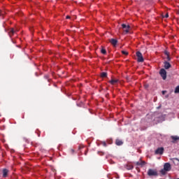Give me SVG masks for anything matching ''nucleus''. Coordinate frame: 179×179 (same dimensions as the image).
<instances>
[{
  "instance_id": "obj_17",
  "label": "nucleus",
  "mask_w": 179,
  "mask_h": 179,
  "mask_svg": "<svg viewBox=\"0 0 179 179\" xmlns=\"http://www.w3.org/2000/svg\"><path fill=\"white\" fill-rule=\"evenodd\" d=\"M167 171L166 170H164V169H162L161 171H160V173L163 175V176H164L165 174H166V172Z\"/></svg>"
},
{
  "instance_id": "obj_26",
  "label": "nucleus",
  "mask_w": 179,
  "mask_h": 179,
  "mask_svg": "<svg viewBox=\"0 0 179 179\" xmlns=\"http://www.w3.org/2000/svg\"><path fill=\"white\" fill-rule=\"evenodd\" d=\"M2 15H3V11L0 10V16H2Z\"/></svg>"
},
{
  "instance_id": "obj_13",
  "label": "nucleus",
  "mask_w": 179,
  "mask_h": 179,
  "mask_svg": "<svg viewBox=\"0 0 179 179\" xmlns=\"http://www.w3.org/2000/svg\"><path fill=\"white\" fill-rule=\"evenodd\" d=\"M126 169L127 170H132V169H134V166H132L131 164H127L126 166Z\"/></svg>"
},
{
  "instance_id": "obj_6",
  "label": "nucleus",
  "mask_w": 179,
  "mask_h": 179,
  "mask_svg": "<svg viewBox=\"0 0 179 179\" xmlns=\"http://www.w3.org/2000/svg\"><path fill=\"white\" fill-rule=\"evenodd\" d=\"M164 169L166 171H170V170H171V165L170 163H165L164 165Z\"/></svg>"
},
{
  "instance_id": "obj_30",
  "label": "nucleus",
  "mask_w": 179,
  "mask_h": 179,
  "mask_svg": "<svg viewBox=\"0 0 179 179\" xmlns=\"http://www.w3.org/2000/svg\"><path fill=\"white\" fill-rule=\"evenodd\" d=\"M166 91H162V94H166Z\"/></svg>"
},
{
  "instance_id": "obj_5",
  "label": "nucleus",
  "mask_w": 179,
  "mask_h": 179,
  "mask_svg": "<svg viewBox=\"0 0 179 179\" xmlns=\"http://www.w3.org/2000/svg\"><path fill=\"white\" fill-rule=\"evenodd\" d=\"M164 148L163 147L159 148L155 150V155H163Z\"/></svg>"
},
{
  "instance_id": "obj_9",
  "label": "nucleus",
  "mask_w": 179,
  "mask_h": 179,
  "mask_svg": "<svg viewBox=\"0 0 179 179\" xmlns=\"http://www.w3.org/2000/svg\"><path fill=\"white\" fill-rule=\"evenodd\" d=\"M164 66L166 69H170V68H171V64H170V63L168 62H164Z\"/></svg>"
},
{
  "instance_id": "obj_3",
  "label": "nucleus",
  "mask_w": 179,
  "mask_h": 179,
  "mask_svg": "<svg viewBox=\"0 0 179 179\" xmlns=\"http://www.w3.org/2000/svg\"><path fill=\"white\" fill-rule=\"evenodd\" d=\"M136 55L137 57V61L138 62H143L144 59H143V56L142 55V53L138 51V52H136Z\"/></svg>"
},
{
  "instance_id": "obj_8",
  "label": "nucleus",
  "mask_w": 179,
  "mask_h": 179,
  "mask_svg": "<svg viewBox=\"0 0 179 179\" xmlns=\"http://www.w3.org/2000/svg\"><path fill=\"white\" fill-rule=\"evenodd\" d=\"M171 138L172 139V143H176L177 141H179V137L178 136H171Z\"/></svg>"
},
{
  "instance_id": "obj_28",
  "label": "nucleus",
  "mask_w": 179,
  "mask_h": 179,
  "mask_svg": "<svg viewBox=\"0 0 179 179\" xmlns=\"http://www.w3.org/2000/svg\"><path fill=\"white\" fill-rule=\"evenodd\" d=\"M173 160H176L177 162H179L178 158H173Z\"/></svg>"
},
{
  "instance_id": "obj_21",
  "label": "nucleus",
  "mask_w": 179,
  "mask_h": 179,
  "mask_svg": "<svg viewBox=\"0 0 179 179\" xmlns=\"http://www.w3.org/2000/svg\"><path fill=\"white\" fill-rule=\"evenodd\" d=\"M164 54H165V55H166V57H169L170 55V52H169L166 50L164 51Z\"/></svg>"
},
{
  "instance_id": "obj_22",
  "label": "nucleus",
  "mask_w": 179,
  "mask_h": 179,
  "mask_svg": "<svg viewBox=\"0 0 179 179\" xmlns=\"http://www.w3.org/2000/svg\"><path fill=\"white\" fill-rule=\"evenodd\" d=\"M102 145L103 146H104L106 148V146H107V143H106V141L102 142Z\"/></svg>"
},
{
  "instance_id": "obj_7",
  "label": "nucleus",
  "mask_w": 179,
  "mask_h": 179,
  "mask_svg": "<svg viewBox=\"0 0 179 179\" xmlns=\"http://www.w3.org/2000/svg\"><path fill=\"white\" fill-rule=\"evenodd\" d=\"M109 42L110 43V44H112V45H113V47H115L117 44H118V41L114 38L110 39Z\"/></svg>"
},
{
  "instance_id": "obj_20",
  "label": "nucleus",
  "mask_w": 179,
  "mask_h": 179,
  "mask_svg": "<svg viewBox=\"0 0 179 179\" xmlns=\"http://www.w3.org/2000/svg\"><path fill=\"white\" fill-rule=\"evenodd\" d=\"M122 53L124 55H128V52L125 51V50H122Z\"/></svg>"
},
{
  "instance_id": "obj_16",
  "label": "nucleus",
  "mask_w": 179,
  "mask_h": 179,
  "mask_svg": "<svg viewBox=\"0 0 179 179\" xmlns=\"http://www.w3.org/2000/svg\"><path fill=\"white\" fill-rule=\"evenodd\" d=\"M101 54H103L104 55H106L107 54V50H106V49H104V48H102L101 50Z\"/></svg>"
},
{
  "instance_id": "obj_4",
  "label": "nucleus",
  "mask_w": 179,
  "mask_h": 179,
  "mask_svg": "<svg viewBox=\"0 0 179 179\" xmlns=\"http://www.w3.org/2000/svg\"><path fill=\"white\" fill-rule=\"evenodd\" d=\"M122 27L125 33H129V29H131V26L122 24Z\"/></svg>"
},
{
  "instance_id": "obj_31",
  "label": "nucleus",
  "mask_w": 179,
  "mask_h": 179,
  "mask_svg": "<svg viewBox=\"0 0 179 179\" xmlns=\"http://www.w3.org/2000/svg\"><path fill=\"white\" fill-rule=\"evenodd\" d=\"M177 179H179V178H177Z\"/></svg>"
},
{
  "instance_id": "obj_11",
  "label": "nucleus",
  "mask_w": 179,
  "mask_h": 179,
  "mask_svg": "<svg viewBox=\"0 0 179 179\" xmlns=\"http://www.w3.org/2000/svg\"><path fill=\"white\" fill-rule=\"evenodd\" d=\"M15 31H16L13 28H10L9 29V32H8L10 37H12V36H13V34H15Z\"/></svg>"
},
{
  "instance_id": "obj_15",
  "label": "nucleus",
  "mask_w": 179,
  "mask_h": 179,
  "mask_svg": "<svg viewBox=\"0 0 179 179\" xmlns=\"http://www.w3.org/2000/svg\"><path fill=\"white\" fill-rule=\"evenodd\" d=\"M101 78H107V73L106 72H102L101 73Z\"/></svg>"
},
{
  "instance_id": "obj_1",
  "label": "nucleus",
  "mask_w": 179,
  "mask_h": 179,
  "mask_svg": "<svg viewBox=\"0 0 179 179\" xmlns=\"http://www.w3.org/2000/svg\"><path fill=\"white\" fill-rule=\"evenodd\" d=\"M148 176H149V177H157L159 173H157V170L150 169L148 171Z\"/></svg>"
},
{
  "instance_id": "obj_10",
  "label": "nucleus",
  "mask_w": 179,
  "mask_h": 179,
  "mask_svg": "<svg viewBox=\"0 0 179 179\" xmlns=\"http://www.w3.org/2000/svg\"><path fill=\"white\" fill-rule=\"evenodd\" d=\"M115 144L117 145V146H121V145H124V142H122L120 139H116Z\"/></svg>"
},
{
  "instance_id": "obj_25",
  "label": "nucleus",
  "mask_w": 179,
  "mask_h": 179,
  "mask_svg": "<svg viewBox=\"0 0 179 179\" xmlns=\"http://www.w3.org/2000/svg\"><path fill=\"white\" fill-rule=\"evenodd\" d=\"M136 166H141V162H136Z\"/></svg>"
},
{
  "instance_id": "obj_19",
  "label": "nucleus",
  "mask_w": 179,
  "mask_h": 179,
  "mask_svg": "<svg viewBox=\"0 0 179 179\" xmlns=\"http://www.w3.org/2000/svg\"><path fill=\"white\" fill-rule=\"evenodd\" d=\"M146 164V162H145L144 161H141V162H140V166H145Z\"/></svg>"
},
{
  "instance_id": "obj_18",
  "label": "nucleus",
  "mask_w": 179,
  "mask_h": 179,
  "mask_svg": "<svg viewBox=\"0 0 179 179\" xmlns=\"http://www.w3.org/2000/svg\"><path fill=\"white\" fill-rule=\"evenodd\" d=\"M174 93H179V85L175 88Z\"/></svg>"
},
{
  "instance_id": "obj_23",
  "label": "nucleus",
  "mask_w": 179,
  "mask_h": 179,
  "mask_svg": "<svg viewBox=\"0 0 179 179\" xmlns=\"http://www.w3.org/2000/svg\"><path fill=\"white\" fill-rule=\"evenodd\" d=\"M163 17H169V13H167L165 15H163Z\"/></svg>"
},
{
  "instance_id": "obj_29",
  "label": "nucleus",
  "mask_w": 179,
  "mask_h": 179,
  "mask_svg": "<svg viewBox=\"0 0 179 179\" xmlns=\"http://www.w3.org/2000/svg\"><path fill=\"white\" fill-rule=\"evenodd\" d=\"M71 153H74L75 150H73V149H71Z\"/></svg>"
},
{
  "instance_id": "obj_12",
  "label": "nucleus",
  "mask_w": 179,
  "mask_h": 179,
  "mask_svg": "<svg viewBox=\"0 0 179 179\" xmlns=\"http://www.w3.org/2000/svg\"><path fill=\"white\" fill-rule=\"evenodd\" d=\"M117 82H118L117 79L116 80L112 79L110 81H109V83H110V85H115V83H117Z\"/></svg>"
},
{
  "instance_id": "obj_14",
  "label": "nucleus",
  "mask_w": 179,
  "mask_h": 179,
  "mask_svg": "<svg viewBox=\"0 0 179 179\" xmlns=\"http://www.w3.org/2000/svg\"><path fill=\"white\" fill-rule=\"evenodd\" d=\"M6 176H8V170L3 169V177H6Z\"/></svg>"
},
{
  "instance_id": "obj_2",
  "label": "nucleus",
  "mask_w": 179,
  "mask_h": 179,
  "mask_svg": "<svg viewBox=\"0 0 179 179\" xmlns=\"http://www.w3.org/2000/svg\"><path fill=\"white\" fill-rule=\"evenodd\" d=\"M159 75L162 78L163 80H166L167 79V71L164 69H162L159 71Z\"/></svg>"
},
{
  "instance_id": "obj_27",
  "label": "nucleus",
  "mask_w": 179,
  "mask_h": 179,
  "mask_svg": "<svg viewBox=\"0 0 179 179\" xmlns=\"http://www.w3.org/2000/svg\"><path fill=\"white\" fill-rule=\"evenodd\" d=\"M66 19H71V16L66 15Z\"/></svg>"
},
{
  "instance_id": "obj_24",
  "label": "nucleus",
  "mask_w": 179,
  "mask_h": 179,
  "mask_svg": "<svg viewBox=\"0 0 179 179\" xmlns=\"http://www.w3.org/2000/svg\"><path fill=\"white\" fill-rule=\"evenodd\" d=\"M166 59H167V61H171V59L170 58V55L166 56Z\"/></svg>"
}]
</instances>
